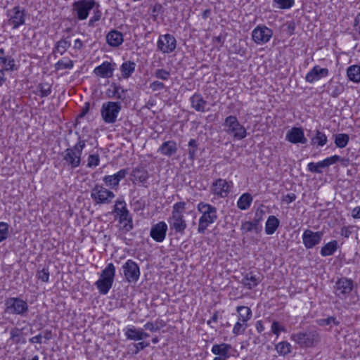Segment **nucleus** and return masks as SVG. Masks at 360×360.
Wrapping results in <instances>:
<instances>
[{
    "label": "nucleus",
    "mask_w": 360,
    "mask_h": 360,
    "mask_svg": "<svg viewBox=\"0 0 360 360\" xmlns=\"http://www.w3.org/2000/svg\"><path fill=\"white\" fill-rule=\"evenodd\" d=\"M115 195L101 185L96 184L91 192V198L96 204H110Z\"/></svg>",
    "instance_id": "nucleus-7"
},
{
    "label": "nucleus",
    "mask_w": 360,
    "mask_h": 360,
    "mask_svg": "<svg viewBox=\"0 0 360 360\" xmlns=\"http://www.w3.org/2000/svg\"><path fill=\"white\" fill-rule=\"evenodd\" d=\"M272 36V30L265 25H257L252 32V39L257 44L267 43Z\"/></svg>",
    "instance_id": "nucleus-15"
},
{
    "label": "nucleus",
    "mask_w": 360,
    "mask_h": 360,
    "mask_svg": "<svg viewBox=\"0 0 360 360\" xmlns=\"http://www.w3.org/2000/svg\"><path fill=\"white\" fill-rule=\"evenodd\" d=\"M186 202L180 201L174 203L172 206V214L168 218V223L171 230L175 233L184 234L187 227L184 217L186 210Z\"/></svg>",
    "instance_id": "nucleus-2"
},
{
    "label": "nucleus",
    "mask_w": 360,
    "mask_h": 360,
    "mask_svg": "<svg viewBox=\"0 0 360 360\" xmlns=\"http://www.w3.org/2000/svg\"><path fill=\"white\" fill-rule=\"evenodd\" d=\"M70 41H68V39H61L56 43L53 49V52L58 53L60 55H63L70 46Z\"/></svg>",
    "instance_id": "nucleus-40"
},
{
    "label": "nucleus",
    "mask_w": 360,
    "mask_h": 360,
    "mask_svg": "<svg viewBox=\"0 0 360 360\" xmlns=\"http://www.w3.org/2000/svg\"><path fill=\"white\" fill-rule=\"evenodd\" d=\"M115 278V271H101L95 285L101 295H106L112 288Z\"/></svg>",
    "instance_id": "nucleus-10"
},
{
    "label": "nucleus",
    "mask_w": 360,
    "mask_h": 360,
    "mask_svg": "<svg viewBox=\"0 0 360 360\" xmlns=\"http://www.w3.org/2000/svg\"><path fill=\"white\" fill-rule=\"evenodd\" d=\"M158 151L166 156H172L177 151L176 143L174 141H165L159 148Z\"/></svg>",
    "instance_id": "nucleus-29"
},
{
    "label": "nucleus",
    "mask_w": 360,
    "mask_h": 360,
    "mask_svg": "<svg viewBox=\"0 0 360 360\" xmlns=\"http://www.w3.org/2000/svg\"><path fill=\"white\" fill-rule=\"evenodd\" d=\"M340 160V155H334L333 156L324 159L328 167L333 164H335Z\"/></svg>",
    "instance_id": "nucleus-63"
},
{
    "label": "nucleus",
    "mask_w": 360,
    "mask_h": 360,
    "mask_svg": "<svg viewBox=\"0 0 360 360\" xmlns=\"http://www.w3.org/2000/svg\"><path fill=\"white\" fill-rule=\"evenodd\" d=\"M165 86L164 83L159 82V81H154L152 83L150 84L149 88L153 91H160L165 89Z\"/></svg>",
    "instance_id": "nucleus-60"
},
{
    "label": "nucleus",
    "mask_w": 360,
    "mask_h": 360,
    "mask_svg": "<svg viewBox=\"0 0 360 360\" xmlns=\"http://www.w3.org/2000/svg\"><path fill=\"white\" fill-rule=\"evenodd\" d=\"M85 146L86 141L79 136L77 142L72 147H69L62 152L61 155L64 165L71 169L79 167L82 162V155Z\"/></svg>",
    "instance_id": "nucleus-1"
},
{
    "label": "nucleus",
    "mask_w": 360,
    "mask_h": 360,
    "mask_svg": "<svg viewBox=\"0 0 360 360\" xmlns=\"http://www.w3.org/2000/svg\"><path fill=\"white\" fill-rule=\"evenodd\" d=\"M330 95L333 98H337L342 91V88L339 85L331 86L329 88Z\"/></svg>",
    "instance_id": "nucleus-59"
},
{
    "label": "nucleus",
    "mask_w": 360,
    "mask_h": 360,
    "mask_svg": "<svg viewBox=\"0 0 360 360\" xmlns=\"http://www.w3.org/2000/svg\"><path fill=\"white\" fill-rule=\"evenodd\" d=\"M274 6L279 9H288L291 8L294 4L295 0H274Z\"/></svg>",
    "instance_id": "nucleus-46"
},
{
    "label": "nucleus",
    "mask_w": 360,
    "mask_h": 360,
    "mask_svg": "<svg viewBox=\"0 0 360 360\" xmlns=\"http://www.w3.org/2000/svg\"><path fill=\"white\" fill-rule=\"evenodd\" d=\"M94 7H99V4L94 0H79L73 4V11L80 20H86L89 11Z\"/></svg>",
    "instance_id": "nucleus-8"
},
{
    "label": "nucleus",
    "mask_w": 360,
    "mask_h": 360,
    "mask_svg": "<svg viewBox=\"0 0 360 360\" xmlns=\"http://www.w3.org/2000/svg\"><path fill=\"white\" fill-rule=\"evenodd\" d=\"M168 227L165 221H160L152 226L150 231V237L156 242H162L166 237Z\"/></svg>",
    "instance_id": "nucleus-17"
},
{
    "label": "nucleus",
    "mask_w": 360,
    "mask_h": 360,
    "mask_svg": "<svg viewBox=\"0 0 360 360\" xmlns=\"http://www.w3.org/2000/svg\"><path fill=\"white\" fill-rule=\"evenodd\" d=\"M286 32L288 35L291 36L295 33V23L293 21L288 22L286 23Z\"/></svg>",
    "instance_id": "nucleus-64"
},
{
    "label": "nucleus",
    "mask_w": 360,
    "mask_h": 360,
    "mask_svg": "<svg viewBox=\"0 0 360 360\" xmlns=\"http://www.w3.org/2000/svg\"><path fill=\"white\" fill-rule=\"evenodd\" d=\"M128 174V169H122L119 172H117L116 174H114V176L116 178L117 181L120 184V181L125 178V176Z\"/></svg>",
    "instance_id": "nucleus-62"
},
{
    "label": "nucleus",
    "mask_w": 360,
    "mask_h": 360,
    "mask_svg": "<svg viewBox=\"0 0 360 360\" xmlns=\"http://www.w3.org/2000/svg\"><path fill=\"white\" fill-rule=\"evenodd\" d=\"M73 65V61L70 59H68L66 61L60 60L56 63L55 68L57 70L63 69H72Z\"/></svg>",
    "instance_id": "nucleus-49"
},
{
    "label": "nucleus",
    "mask_w": 360,
    "mask_h": 360,
    "mask_svg": "<svg viewBox=\"0 0 360 360\" xmlns=\"http://www.w3.org/2000/svg\"><path fill=\"white\" fill-rule=\"evenodd\" d=\"M223 127L224 131L231 136L233 139L242 140L247 136L245 127L238 122L236 116L229 115L226 117L223 123Z\"/></svg>",
    "instance_id": "nucleus-4"
},
{
    "label": "nucleus",
    "mask_w": 360,
    "mask_h": 360,
    "mask_svg": "<svg viewBox=\"0 0 360 360\" xmlns=\"http://www.w3.org/2000/svg\"><path fill=\"white\" fill-rule=\"evenodd\" d=\"M119 223L122 224L123 229L127 231H129L133 229L132 217L130 214L119 219Z\"/></svg>",
    "instance_id": "nucleus-47"
},
{
    "label": "nucleus",
    "mask_w": 360,
    "mask_h": 360,
    "mask_svg": "<svg viewBox=\"0 0 360 360\" xmlns=\"http://www.w3.org/2000/svg\"><path fill=\"white\" fill-rule=\"evenodd\" d=\"M271 329V332L276 335L277 338L279 336L281 332L285 331V328L276 321L272 322Z\"/></svg>",
    "instance_id": "nucleus-54"
},
{
    "label": "nucleus",
    "mask_w": 360,
    "mask_h": 360,
    "mask_svg": "<svg viewBox=\"0 0 360 360\" xmlns=\"http://www.w3.org/2000/svg\"><path fill=\"white\" fill-rule=\"evenodd\" d=\"M232 187L233 183L231 181L219 178L212 183L210 189L211 193L214 195L225 198L229 195Z\"/></svg>",
    "instance_id": "nucleus-11"
},
{
    "label": "nucleus",
    "mask_w": 360,
    "mask_h": 360,
    "mask_svg": "<svg viewBox=\"0 0 360 360\" xmlns=\"http://www.w3.org/2000/svg\"><path fill=\"white\" fill-rule=\"evenodd\" d=\"M102 13L101 11L98 8L94 11V15L90 18L89 21V26H94V23L96 21H98L101 18Z\"/></svg>",
    "instance_id": "nucleus-58"
},
{
    "label": "nucleus",
    "mask_w": 360,
    "mask_h": 360,
    "mask_svg": "<svg viewBox=\"0 0 360 360\" xmlns=\"http://www.w3.org/2000/svg\"><path fill=\"white\" fill-rule=\"evenodd\" d=\"M290 339L301 347H311L318 340V335L313 332L297 333L292 334Z\"/></svg>",
    "instance_id": "nucleus-12"
},
{
    "label": "nucleus",
    "mask_w": 360,
    "mask_h": 360,
    "mask_svg": "<svg viewBox=\"0 0 360 360\" xmlns=\"http://www.w3.org/2000/svg\"><path fill=\"white\" fill-rule=\"evenodd\" d=\"M131 176L134 179V182L138 181L141 183L143 186H145V184L147 182L149 178V174L147 169L143 167L134 168L131 172Z\"/></svg>",
    "instance_id": "nucleus-27"
},
{
    "label": "nucleus",
    "mask_w": 360,
    "mask_h": 360,
    "mask_svg": "<svg viewBox=\"0 0 360 360\" xmlns=\"http://www.w3.org/2000/svg\"><path fill=\"white\" fill-rule=\"evenodd\" d=\"M5 311L13 315L25 317L27 315L29 306L26 301L19 297H9L5 300Z\"/></svg>",
    "instance_id": "nucleus-5"
},
{
    "label": "nucleus",
    "mask_w": 360,
    "mask_h": 360,
    "mask_svg": "<svg viewBox=\"0 0 360 360\" xmlns=\"http://www.w3.org/2000/svg\"><path fill=\"white\" fill-rule=\"evenodd\" d=\"M100 156L98 153L91 154L89 155L87 159V167L89 168L96 167L99 165Z\"/></svg>",
    "instance_id": "nucleus-52"
},
{
    "label": "nucleus",
    "mask_w": 360,
    "mask_h": 360,
    "mask_svg": "<svg viewBox=\"0 0 360 360\" xmlns=\"http://www.w3.org/2000/svg\"><path fill=\"white\" fill-rule=\"evenodd\" d=\"M237 311L239 314L238 320L241 322L246 323L252 317V311L248 307L239 306Z\"/></svg>",
    "instance_id": "nucleus-38"
},
{
    "label": "nucleus",
    "mask_w": 360,
    "mask_h": 360,
    "mask_svg": "<svg viewBox=\"0 0 360 360\" xmlns=\"http://www.w3.org/2000/svg\"><path fill=\"white\" fill-rule=\"evenodd\" d=\"M113 212L116 214V217L118 219H121L130 214L127 207V203L123 198H119L117 199L113 207Z\"/></svg>",
    "instance_id": "nucleus-28"
},
{
    "label": "nucleus",
    "mask_w": 360,
    "mask_h": 360,
    "mask_svg": "<svg viewBox=\"0 0 360 360\" xmlns=\"http://www.w3.org/2000/svg\"><path fill=\"white\" fill-rule=\"evenodd\" d=\"M115 65V63L104 61L101 65L95 68L94 73L103 78H110L113 75Z\"/></svg>",
    "instance_id": "nucleus-21"
},
{
    "label": "nucleus",
    "mask_w": 360,
    "mask_h": 360,
    "mask_svg": "<svg viewBox=\"0 0 360 360\" xmlns=\"http://www.w3.org/2000/svg\"><path fill=\"white\" fill-rule=\"evenodd\" d=\"M10 339L15 344H18L20 341V338L22 335V329L17 327L13 328L10 331Z\"/></svg>",
    "instance_id": "nucleus-50"
},
{
    "label": "nucleus",
    "mask_w": 360,
    "mask_h": 360,
    "mask_svg": "<svg viewBox=\"0 0 360 360\" xmlns=\"http://www.w3.org/2000/svg\"><path fill=\"white\" fill-rule=\"evenodd\" d=\"M279 219L274 216L270 215L265 224V232L267 235H271L275 233L278 227L279 226Z\"/></svg>",
    "instance_id": "nucleus-30"
},
{
    "label": "nucleus",
    "mask_w": 360,
    "mask_h": 360,
    "mask_svg": "<svg viewBox=\"0 0 360 360\" xmlns=\"http://www.w3.org/2000/svg\"><path fill=\"white\" fill-rule=\"evenodd\" d=\"M354 284L352 279L341 278L338 279L335 285V294L341 299L345 300L353 290Z\"/></svg>",
    "instance_id": "nucleus-14"
},
{
    "label": "nucleus",
    "mask_w": 360,
    "mask_h": 360,
    "mask_svg": "<svg viewBox=\"0 0 360 360\" xmlns=\"http://www.w3.org/2000/svg\"><path fill=\"white\" fill-rule=\"evenodd\" d=\"M329 75L328 68H321L319 65H315L305 76V80L309 83H314L323 77Z\"/></svg>",
    "instance_id": "nucleus-18"
},
{
    "label": "nucleus",
    "mask_w": 360,
    "mask_h": 360,
    "mask_svg": "<svg viewBox=\"0 0 360 360\" xmlns=\"http://www.w3.org/2000/svg\"><path fill=\"white\" fill-rule=\"evenodd\" d=\"M197 209L201 214L198 221V232L203 234L207 227L217 219V210L214 206L204 202H199Z\"/></svg>",
    "instance_id": "nucleus-3"
},
{
    "label": "nucleus",
    "mask_w": 360,
    "mask_h": 360,
    "mask_svg": "<svg viewBox=\"0 0 360 360\" xmlns=\"http://www.w3.org/2000/svg\"><path fill=\"white\" fill-rule=\"evenodd\" d=\"M349 141V136L347 134H337L335 135V144L338 148L346 147Z\"/></svg>",
    "instance_id": "nucleus-43"
},
{
    "label": "nucleus",
    "mask_w": 360,
    "mask_h": 360,
    "mask_svg": "<svg viewBox=\"0 0 360 360\" xmlns=\"http://www.w3.org/2000/svg\"><path fill=\"white\" fill-rule=\"evenodd\" d=\"M53 338V333L51 330L46 329L41 333L35 335L29 339V342L32 344H41L42 343V338L44 339V343H46Z\"/></svg>",
    "instance_id": "nucleus-34"
},
{
    "label": "nucleus",
    "mask_w": 360,
    "mask_h": 360,
    "mask_svg": "<svg viewBox=\"0 0 360 360\" xmlns=\"http://www.w3.org/2000/svg\"><path fill=\"white\" fill-rule=\"evenodd\" d=\"M125 335L128 340H141V336L140 335V329H137L133 326L127 327L126 328Z\"/></svg>",
    "instance_id": "nucleus-41"
},
{
    "label": "nucleus",
    "mask_w": 360,
    "mask_h": 360,
    "mask_svg": "<svg viewBox=\"0 0 360 360\" xmlns=\"http://www.w3.org/2000/svg\"><path fill=\"white\" fill-rule=\"evenodd\" d=\"M169 76L170 72L165 69H157L155 72V77L162 80H167Z\"/></svg>",
    "instance_id": "nucleus-56"
},
{
    "label": "nucleus",
    "mask_w": 360,
    "mask_h": 360,
    "mask_svg": "<svg viewBox=\"0 0 360 360\" xmlns=\"http://www.w3.org/2000/svg\"><path fill=\"white\" fill-rule=\"evenodd\" d=\"M121 108V103L120 102L108 101L103 103L101 109L102 119L105 123H115L117 121Z\"/></svg>",
    "instance_id": "nucleus-6"
},
{
    "label": "nucleus",
    "mask_w": 360,
    "mask_h": 360,
    "mask_svg": "<svg viewBox=\"0 0 360 360\" xmlns=\"http://www.w3.org/2000/svg\"><path fill=\"white\" fill-rule=\"evenodd\" d=\"M41 97H46L51 94V85L49 83H41L37 86Z\"/></svg>",
    "instance_id": "nucleus-48"
},
{
    "label": "nucleus",
    "mask_w": 360,
    "mask_h": 360,
    "mask_svg": "<svg viewBox=\"0 0 360 360\" xmlns=\"http://www.w3.org/2000/svg\"><path fill=\"white\" fill-rule=\"evenodd\" d=\"M316 323L320 326H329L330 328H331L333 325L338 326L340 324V321H338L337 319L334 316H328L326 319H318Z\"/></svg>",
    "instance_id": "nucleus-44"
},
{
    "label": "nucleus",
    "mask_w": 360,
    "mask_h": 360,
    "mask_svg": "<svg viewBox=\"0 0 360 360\" xmlns=\"http://www.w3.org/2000/svg\"><path fill=\"white\" fill-rule=\"evenodd\" d=\"M8 234V225L5 222H0V242L5 240Z\"/></svg>",
    "instance_id": "nucleus-57"
},
{
    "label": "nucleus",
    "mask_w": 360,
    "mask_h": 360,
    "mask_svg": "<svg viewBox=\"0 0 360 360\" xmlns=\"http://www.w3.org/2000/svg\"><path fill=\"white\" fill-rule=\"evenodd\" d=\"M257 225H258V224L257 221L252 222V221H246L242 222V224L240 226V230H241L242 234H246L248 232L252 231L253 230H255L257 231Z\"/></svg>",
    "instance_id": "nucleus-45"
},
{
    "label": "nucleus",
    "mask_w": 360,
    "mask_h": 360,
    "mask_svg": "<svg viewBox=\"0 0 360 360\" xmlns=\"http://www.w3.org/2000/svg\"><path fill=\"white\" fill-rule=\"evenodd\" d=\"M103 181L107 186L111 188H117L119 186V183L114 175H106L103 178Z\"/></svg>",
    "instance_id": "nucleus-51"
},
{
    "label": "nucleus",
    "mask_w": 360,
    "mask_h": 360,
    "mask_svg": "<svg viewBox=\"0 0 360 360\" xmlns=\"http://www.w3.org/2000/svg\"><path fill=\"white\" fill-rule=\"evenodd\" d=\"M326 167H328V166L324 160L318 162H311L307 165L308 171L316 174L323 173V169Z\"/></svg>",
    "instance_id": "nucleus-39"
},
{
    "label": "nucleus",
    "mask_w": 360,
    "mask_h": 360,
    "mask_svg": "<svg viewBox=\"0 0 360 360\" xmlns=\"http://www.w3.org/2000/svg\"><path fill=\"white\" fill-rule=\"evenodd\" d=\"M127 281L129 283L136 282L140 276V271H124Z\"/></svg>",
    "instance_id": "nucleus-55"
},
{
    "label": "nucleus",
    "mask_w": 360,
    "mask_h": 360,
    "mask_svg": "<svg viewBox=\"0 0 360 360\" xmlns=\"http://www.w3.org/2000/svg\"><path fill=\"white\" fill-rule=\"evenodd\" d=\"M248 325L246 323L241 322L238 320L236 323L233 328V333L238 335L244 333Z\"/></svg>",
    "instance_id": "nucleus-53"
},
{
    "label": "nucleus",
    "mask_w": 360,
    "mask_h": 360,
    "mask_svg": "<svg viewBox=\"0 0 360 360\" xmlns=\"http://www.w3.org/2000/svg\"><path fill=\"white\" fill-rule=\"evenodd\" d=\"M286 140L292 143H306L307 139L304 136V131L300 127H292L285 136Z\"/></svg>",
    "instance_id": "nucleus-20"
},
{
    "label": "nucleus",
    "mask_w": 360,
    "mask_h": 360,
    "mask_svg": "<svg viewBox=\"0 0 360 360\" xmlns=\"http://www.w3.org/2000/svg\"><path fill=\"white\" fill-rule=\"evenodd\" d=\"M188 158L191 160H194L196 158L198 150V141L196 139H191L188 141Z\"/></svg>",
    "instance_id": "nucleus-42"
},
{
    "label": "nucleus",
    "mask_w": 360,
    "mask_h": 360,
    "mask_svg": "<svg viewBox=\"0 0 360 360\" xmlns=\"http://www.w3.org/2000/svg\"><path fill=\"white\" fill-rule=\"evenodd\" d=\"M339 248L338 242L335 240L325 244L321 249L320 254L323 257L330 256Z\"/></svg>",
    "instance_id": "nucleus-31"
},
{
    "label": "nucleus",
    "mask_w": 360,
    "mask_h": 360,
    "mask_svg": "<svg viewBox=\"0 0 360 360\" xmlns=\"http://www.w3.org/2000/svg\"><path fill=\"white\" fill-rule=\"evenodd\" d=\"M6 15L8 18L7 24L12 26L13 30L25 23V10L19 6L8 9Z\"/></svg>",
    "instance_id": "nucleus-9"
},
{
    "label": "nucleus",
    "mask_w": 360,
    "mask_h": 360,
    "mask_svg": "<svg viewBox=\"0 0 360 360\" xmlns=\"http://www.w3.org/2000/svg\"><path fill=\"white\" fill-rule=\"evenodd\" d=\"M106 41L110 46L118 47L124 41L123 34L117 30H110L106 35Z\"/></svg>",
    "instance_id": "nucleus-26"
},
{
    "label": "nucleus",
    "mask_w": 360,
    "mask_h": 360,
    "mask_svg": "<svg viewBox=\"0 0 360 360\" xmlns=\"http://www.w3.org/2000/svg\"><path fill=\"white\" fill-rule=\"evenodd\" d=\"M176 47V40L175 37L170 34H162L159 37L157 41L158 50L163 53H172Z\"/></svg>",
    "instance_id": "nucleus-13"
},
{
    "label": "nucleus",
    "mask_w": 360,
    "mask_h": 360,
    "mask_svg": "<svg viewBox=\"0 0 360 360\" xmlns=\"http://www.w3.org/2000/svg\"><path fill=\"white\" fill-rule=\"evenodd\" d=\"M327 141L328 138L326 135L319 130H316L314 136L311 138V144L313 146L316 145L317 146L322 147L327 143Z\"/></svg>",
    "instance_id": "nucleus-35"
},
{
    "label": "nucleus",
    "mask_w": 360,
    "mask_h": 360,
    "mask_svg": "<svg viewBox=\"0 0 360 360\" xmlns=\"http://www.w3.org/2000/svg\"><path fill=\"white\" fill-rule=\"evenodd\" d=\"M275 349L280 356H286L292 352V346L287 341H281L278 342L276 345Z\"/></svg>",
    "instance_id": "nucleus-37"
},
{
    "label": "nucleus",
    "mask_w": 360,
    "mask_h": 360,
    "mask_svg": "<svg viewBox=\"0 0 360 360\" xmlns=\"http://www.w3.org/2000/svg\"><path fill=\"white\" fill-rule=\"evenodd\" d=\"M245 272L246 273L242 279V283L249 289H252L261 281L262 276H260L259 272H257V274H255L254 271Z\"/></svg>",
    "instance_id": "nucleus-25"
},
{
    "label": "nucleus",
    "mask_w": 360,
    "mask_h": 360,
    "mask_svg": "<svg viewBox=\"0 0 360 360\" xmlns=\"http://www.w3.org/2000/svg\"><path fill=\"white\" fill-rule=\"evenodd\" d=\"M191 107L198 112H204L206 110L207 101L200 94H194L190 98Z\"/></svg>",
    "instance_id": "nucleus-23"
},
{
    "label": "nucleus",
    "mask_w": 360,
    "mask_h": 360,
    "mask_svg": "<svg viewBox=\"0 0 360 360\" xmlns=\"http://www.w3.org/2000/svg\"><path fill=\"white\" fill-rule=\"evenodd\" d=\"M136 63L133 61L128 60L124 62L120 66V71L122 73V77L124 79H127L131 77V75L134 73L136 68Z\"/></svg>",
    "instance_id": "nucleus-32"
},
{
    "label": "nucleus",
    "mask_w": 360,
    "mask_h": 360,
    "mask_svg": "<svg viewBox=\"0 0 360 360\" xmlns=\"http://www.w3.org/2000/svg\"><path fill=\"white\" fill-rule=\"evenodd\" d=\"M122 268L123 270H139L138 265L130 259L125 262V264L122 266Z\"/></svg>",
    "instance_id": "nucleus-61"
},
{
    "label": "nucleus",
    "mask_w": 360,
    "mask_h": 360,
    "mask_svg": "<svg viewBox=\"0 0 360 360\" xmlns=\"http://www.w3.org/2000/svg\"><path fill=\"white\" fill-rule=\"evenodd\" d=\"M127 89H123L120 84L112 83L106 91L108 98H115L117 100L124 101L127 98Z\"/></svg>",
    "instance_id": "nucleus-22"
},
{
    "label": "nucleus",
    "mask_w": 360,
    "mask_h": 360,
    "mask_svg": "<svg viewBox=\"0 0 360 360\" xmlns=\"http://www.w3.org/2000/svg\"><path fill=\"white\" fill-rule=\"evenodd\" d=\"M347 76L349 80L354 82H360V66L358 65H350L347 69Z\"/></svg>",
    "instance_id": "nucleus-33"
},
{
    "label": "nucleus",
    "mask_w": 360,
    "mask_h": 360,
    "mask_svg": "<svg viewBox=\"0 0 360 360\" xmlns=\"http://www.w3.org/2000/svg\"><path fill=\"white\" fill-rule=\"evenodd\" d=\"M232 350L233 347L230 344L224 342L214 344L211 349V352L213 354L216 355L217 357H221L227 360L231 356Z\"/></svg>",
    "instance_id": "nucleus-19"
},
{
    "label": "nucleus",
    "mask_w": 360,
    "mask_h": 360,
    "mask_svg": "<svg viewBox=\"0 0 360 360\" xmlns=\"http://www.w3.org/2000/svg\"><path fill=\"white\" fill-rule=\"evenodd\" d=\"M0 65H2L6 71L17 70L14 58L6 55L4 49H0Z\"/></svg>",
    "instance_id": "nucleus-24"
},
{
    "label": "nucleus",
    "mask_w": 360,
    "mask_h": 360,
    "mask_svg": "<svg viewBox=\"0 0 360 360\" xmlns=\"http://www.w3.org/2000/svg\"><path fill=\"white\" fill-rule=\"evenodd\" d=\"M252 202V197L250 193H243L237 202L238 207L241 210H248Z\"/></svg>",
    "instance_id": "nucleus-36"
},
{
    "label": "nucleus",
    "mask_w": 360,
    "mask_h": 360,
    "mask_svg": "<svg viewBox=\"0 0 360 360\" xmlns=\"http://www.w3.org/2000/svg\"><path fill=\"white\" fill-rule=\"evenodd\" d=\"M322 231H313L310 229H306L302 234V243L306 249H312L319 245L323 238Z\"/></svg>",
    "instance_id": "nucleus-16"
}]
</instances>
